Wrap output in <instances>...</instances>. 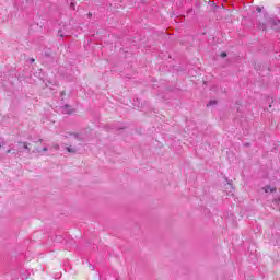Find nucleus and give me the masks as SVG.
<instances>
[{
  "mask_svg": "<svg viewBox=\"0 0 280 280\" xmlns=\"http://www.w3.org/2000/svg\"><path fill=\"white\" fill-rule=\"evenodd\" d=\"M258 27H259V30L264 31V30H266V24H259Z\"/></svg>",
  "mask_w": 280,
  "mask_h": 280,
  "instance_id": "obj_9",
  "label": "nucleus"
},
{
  "mask_svg": "<svg viewBox=\"0 0 280 280\" xmlns=\"http://www.w3.org/2000/svg\"><path fill=\"white\" fill-rule=\"evenodd\" d=\"M55 150H60V145L56 144Z\"/></svg>",
  "mask_w": 280,
  "mask_h": 280,
  "instance_id": "obj_15",
  "label": "nucleus"
},
{
  "mask_svg": "<svg viewBox=\"0 0 280 280\" xmlns=\"http://www.w3.org/2000/svg\"><path fill=\"white\" fill-rule=\"evenodd\" d=\"M70 8H71L72 10H75V3L71 2Z\"/></svg>",
  "mask_w": 280,
  "mask_h": 280,
  "instance_id": "obj_10",
  "label": "nucleus"
},
{
  "mask_svg": "<svg viewBox=\"0 0 280 280\" xmlns=\"http://www.w3.org/2000/svg\"><path fill=\"white\" fill-rule=\"evenodd\" d=\"M269 24H270V25H273V26L279 25V24H280L279 18H271V19L269 20Z\"/></svg>",
  "mask_w": 280,
  "mask_h": 280,
  "instance_id": "obj_5",
  "label": "nucleus"
},
{
  "mask_svg": "<svg viewBox=\"0 0 280 280\" xmlns=\"http://www.w3.org/2000/svg\"><path fill=\"white\" fill-rule=\"evenodd\" d=\"M36 152H40V150L36 149Z\"/></svg>",
  "mask_w": 280,
  "mask_h": 280,
  "instance_id": "obj_18",
  "label": "nucleus"
},
{
  "mask_svg": "<svg viewBox=\"0 0 280 280\" xmlns=\"http://www.w3.org/2000/svg\"><path fill=\"white\" fill-rule=\"evenodd\" d=\"M65 139H69V137H74V139H78V141H82V136L80 133H75V132H66V135H63Z\"/></svg>",
  "mask_w": 280,
  "mask_h": 280,
  "instance_id": "obj_3",
  "label": "nucleus"
},
{
  "mask_svg": "<svg viewBox=\"0 0 280 280\" xmlns=\"http://www.w3.org/2000/svg\"><path fill=\"white\" fill-rule=\"evenodd\" d=\"M221 58H226V52H221Z\"/></svg>",
  "mask_w": 280,
  "mask_h": 280,
  "instance_id": "obj_13",
  "label": "nucleus"
},
{
  "mask_svg": "<svg viewBox=\"0 0 280 280\" xmlns=\"http://www.w3.org/2000/svg\"><path fill=\"white\" fill-rule=\"evenodd\" d=\"M22 152H26V154H30L32 152V149L30 145H27V142L19 141L18 142V149H14V147L9 145L7 150H4V154H13L16 156V154H21Z\"/></svg>",
  "mask_w": 280,
  "mask_h": 280,
  "instance_id": "obj_1",
  "label": "nucleus"
},
{
  "mask_svg": "<svg viewBox=\"0 0 280 280\" xmlns=\"http://www.w3.org/2000/svg\"><path fill=\"white\" fill-rule=\"evenodd\" d=\"M39 143H43V139H39Z\"/></svg>",
  "mask_w": 280,
  "mask_h": 280,
  "instance_id": "obj_17",
  "label": "nucleus"
},
{
  "mask_svg": "<svg viewBox=\"0 0 280 280\" xmlns=\"http://www.w3.org/2000/svg\"><path fill=\"white\" fill-rule=\"evenodd\" d=\"M28 61H30V62H31V65H32V63L36 62V59H34V58H30V59H28Z\"/></svg>",
  "mask_w": 280,
  "mask_h": 280,
  "instance_id": "obj_11",
  "label": "nucleus"
},
{
  "mask_svg": "<svg viewBox=\"0 0 280 280\" xmlns=\"http://www.w3.org/2000/svg\"><path fill=\"white\" fill-rule=\"evenodd\" d=\"M62 113H66L67 115H71V113H73V109H71V106L65 105V107H62Z\"/></svg>",
  "mask_w": 280,
  "mask_h": 280,
  "instance_id": "obj_6",
  "label": "nucleus"
},
{
  "mask_svg": "<svg viewBox=\"0 0 280 280\" xmlns=\"http://www.w3.org/2000/svg\"><path fill=\"white\" fill-rule=\"evenodd\" d=\"M215 104H218V101L212 100L207 104V106H215Z\"/></svg>",
  "mask_w": 280,
  "mask_h": 280,
  "instance_id": "obj_8",
  "label": "nucleus"
},
{
  "mask_svg": "<svg viewBox=\"0 0 280 280\" xmlns=\"http://www.w3.org/2000/svg\"><path fill=\"white\" fill-rule=\"evenodd\" d=\"M264 190L266 194H275V191H277V187L265 186Z\"/></svg>",
  "mask_w": 280,
  "mask_h": 280,
  "instance_id": "obj_4",
  "label": "nucleus"
},
{
  "mask_svg": "<svg viewBox=\"0 0 280 280\" xmlns=\"http://www.w3.org/2000/svg\"><path fill=\"white\" fill-rule=\"evenodd\" d=\"M244 145H245V148H248L250 145V143H245Z\"/></svg>",
  "mask_w": 280,
  "mask_h": 280,
  "instance_id": "obj_16",
  "label": "nucleus"
},
{
  "mask_svg": "<svg viewBox=\"0 0 280 280\" xmlns=\"http://www.w3.org/2000/svg\"><path fill=\"white\" fill-rule=\"evenodd\" d=\"M49 149L47 148V147H44L43 149H42V152H47Z\"/></svg>",
  "mask_w": 280,
  "mask_h": 280,
  "instance_id": "obj_12",
  "label": "nucleus"
},
{
  "mask_svg": "<svg viewBox=\"0 0 280 280\" xmlns=\"http://www.w3.org/2000/svg\"><path fill=\"white\" fill-rule=\"evenodd\" d=\"M67 152H69L70 154H75L78 152V149L72 148V147H67L66 148Z\"/></svg>",
  "mask_w": 280,
  "mask_h": 280,
  "instance_id": "obj_7",
  "label": "nucleus"
},
{
  "mask_svg": "<svg viewBox=\"0 0 280 280\" xmlns=\"http://www.w3.org/2000/svg\"><path fill=\"white\" fill-rule=\"evenodd\" d=\"M9 145L5 139L0 138V154H5V150H8Z\"/></svg>",
  "mask_w": 280,
  "mask_h": 280,
  "instance_id": "obj_2",
  "label": "nucleus"
},
{
  "mask_svg": "<svg viewBox=\"0 0 280 280\" xmlns=\"http://www.w3.org/2000/svg\"><path fill=\"white\" fill-rule=\"evenodd\" d=\"M256 12H261V8H260V7H257V8H256Z\"/></svg>",
  "mask_w": 280,
  "mask_h": 280,
  "instance_id": "obj_14",
  "label": "nucleus"
}]
</instances>
